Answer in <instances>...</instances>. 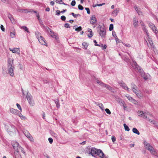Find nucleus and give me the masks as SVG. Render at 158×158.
Listing matches in <instances>:
<instances>
[{
    "label": "nucleus",
    "mask_w": 158,
    "mask_h": 158,
    "mask_svg": "<svg viewBox=\"0 0 158 158\" xmlns=\"http://www.w3.org/2000/svg\"><path fill=\"white\" fill-rule=\"evenodd\" d=\"M137 12L139 15H140L142 14V12L140 10H139L137 11Z\"/></svg>",
    "instance_id": "e2e57ef3"
},
{
    "label": "nucleus",
    "mask_w": 158,
    "mask_h": 158,
    "mask_svg": "<svg viewBox=\"0 0 158 158\" xmlns=\"http://www.w3.org/2000/svg\"><path fill=\"white\" fill-rule=\"evenodd\" d=\"M113 29V24H110V25L109 30L110 31H112Z\"/></svg>",
    "instance_id": "58836bf2"
},
{
    "label": "nucleus",
    "mask_w": 158,
    "mask_h": 158,
    "mask_svg": "<svg viewBox=\"0 0 158 158\" xmlns=\"http://www.w3.org/2000/svg\"><path fill=\"white\" fill-rule=\"evenodd\" d=\"M142 29L145 31H147L148 30L146 29L145 25H143L142 26Z\"/></svg>",
    "instance_id": "3c124183"
},
{
    "label": "nucleus",
    "mask_w": 158,
    "mask_h": 158,
    "mask_svg": "<svg viewBox=\"0 0 158 158\" xmlns=\"http://www.w3.org/2000/svg\"><path fill=\"white\" fill-rule=\"evenodd\" d=\"M97 19L94 15H93L91 18L90 19V23L92 25L96 24Z\"/></svg>",
    "instance_id": "f8f14e48"
},
{
    "label": "nucleus",
    "mask_w": 158,
    "mask_h": 158,
    "mask_svg": "<svg viewBox=\"0 0 158 158\" xmlns=\"http://www.w3.org/2000/svg\"><path fill=\"white\" fill-rule=\"evenodd\" d=\"M105 88L111 91H112L113 90V89L111 86L108 85L106 84V85H105Z\"/></svg>",
    "instance_id": "cd10ccee"
},
{
    "label": "nucleus",
    "mask_w": 158,
    "mask_h": 158,
    "mask_svg": "<svg viewBox=\"0 0 158 158\" xmlns=\"http://www.w3.org/2000/svg\"><path fill=\"white\" fill-rule=\"evenodd\" d=\"M20 150H15V155L16 156V157L18 158H21V155L19 154V152Z\"/></svg>",
    "instance_id": "6ab92c4d"
},
{
    "label": "nucleus",
    "mask_w": 158,
    "mask_h": 158,
    "mask_svg": "<svg viewBox=\"0 0 158 158\" xmlns=\"http://www.w3.org/2000/svg\"><path fill=\"white\" fill-rule=\"evenodd\" d=\"M8 16V18L10 20L11 22V23H14L15 22V21L14 19L13 18L12 16V15L10 14H8V16Z\"/></svg>",
    "instance_id": "aec40b11"
},
{
    "label": "nucleus",
    "mask_w": 158,
    "mask_h": 158,
    "mask_svg": "<svg viewBox=\"0 0 158 158\" xmlns=\"http://www.w3.org/2000/svg\"><path fill=\"white\" fill-rule=\"evenodd\" d=\"M137 113L139 116L141 117L144 118L146 119L147 120L148 118V116L152 117V115L148 112H145L143 113V111L139 110L138 111Z\"/></svg>",
    "instance_id": "39448f33"
},
{
    "label": "nucleus",
    "mask_w": 158,
    "mask_h": 158,
    "mask_svg": "<svg viewBox=\"0 0 158 158\" xmlns=\"http://www.w3.org/2000/svg\"><path fill=\"white\" fill-rule=\"evenodd\" d=\"M21 112L19 111L17 115L19 116L21 119L23 120H25L26 119V117H25L24 115H23L21 114Z\"/></svg>",
    "instance_id": "a211bd4d"
},
{
    "label": "nucleus",
    "mask_w": 158,
    "mask_h": 158,
    "mask_svg": "<svg viewBox=\"0 0 158 158\" xmlns=\"http://www.w3.org/2000/svg\"><path fill=\"white\" fill-rule=\"evenodd\" d=\"M147 120H148L149 122L152 123L153 124H155L156 123V122L155 121L149 119V118H148Z\"/></svg>",
    "instance_id": "c756f323"
},
{
    "label": "nucleus",
    "mask_w": 158,
    "mask_h": 158,
    "mask_svg": "<svg viewBox=\"0 0 158 158\" xmlns=\"http://www.w3.org/2000/svg\"><path fill=\"white\" fill-rule=\"evenodd\" d=\"M132 66L135 69L136 71H137L140 73L141 76L143 77L144 79L147 80L148 79L147 76H145L143 70L141 69L140 67L139 66L136 62L134 63V64H133Z\"/></svg>",
    "instance_id": "20e7f679"
},
{
    "label": "nucleus",
    "mask_w": 158,
    "mask_h": 158,
    "mask_svg": "<svg viewBox=\"0 0 158 158\" xmlns=\"http://www.w3.org/2000/svg\"><path fill=\"white\" fill-rule=\"evenodd\" d=\"M14 59L9 58L7 60V71L10 76H14V71L15 69L14 64Z\"/></svg>",
    "instance_id": "f257e3e1"
},
{
    "label": "nucleus",
    "mask_w": 158,
    "mask_h": 158,
    "mask_svg": "<svg viewBox=\"0 0 158 158\" xmlns=\"http://www.w3.org/2000/svg\"><path fill=\"white\" fill-rule=\"evenodd\" d=\"M64 26L66 28H69L70 27L69 24L68 23H66L65 24Z\"/></svg>",
    "instance_id": "de8ad7c7"
},
{
    "label": "nucleus",
    "mask_w": 158,
    "mask_h": 158,
    "mask_svg": "<svg viewBox=\"0 0 158 158\" xmlns=\"http://www.w3.org/2000/svg\"><path fill=\"white\" fill-rule=\"evenodd\" d=\"M40 44L42 45L47 46V43L45 39L41 36H40Z\"/></svg>",
    "instance_id": "4468645a"
},
{
    "label": "nucleus",
    "mask_w": 158,
    "mask_h": 158,
    "mask_svg": "<svg viewBox=\"0 0 158 158\" xmlns=\"http://www.w3.org/2000/svg\"><path fill=\"white\" fill-rule=\"evenodd\" d=\"M46 29L52 37L55 38L56 40H57L58 38V36L56 35V34L54 33L49 28L47 27L46 28Z\"/></svg>",
    "instance_id": "1a4fd4ad"
},
{
    "label": "nucleus",
    "mask_w": 158,
    "mask_h": 158,
    "mask_svg": "<svg viewBox=\"0 0 158 158\" xmlns=\"http://www.w3.org/2000/svg\"><path fill=\"white\" fill-rule=\"evenodd\" d=\"M123 126L124 127L125 130L126 131H129L130 130V129L129 127L125 123L123 124Z\"/></svg>",
    "instance_id": "c85d7f7f"
},
{
    "label": "nucleus",
    "mask_w": 158,
    "mask_h": 158,
    "mask_svg": "<svg viewBox=\"0 0 158 158\" xmlns=\"http://www.w3.org/2000/svg\"><path fill=\"white\" fill-rule=\"evenodd\" d=\"M131 87L132 89H134L137 88V86L134 83H132L131 84Z\"/></svg>",
    "instance_id": "473e14b6"
},
{
    "label": "nucleus",
    "mask_w": 158,
    "mask_h": 158,
    "mask_svg": "<svg viewBox=\"0 0 158 158\" xmlns=\"http://www.w3.org/2000/svg\"><path fill=\"white\" fill-rule=\"evenodd\" d=\"M16 106L17 107L18 109L20 110V112L22 111V109L20 105L18 103L16 104Z\"/></svg>",
    "instance_id": "72a5a7b5"
},
{
    "label": "nucleus",
    "mask_w": 158,
    "mask_h": 158,
    "mask_svg": "<svg viewBox=\"0 0 158 158\" xmlns=\"http://www.w3.org/2000/svg\"><path fill=\"white\" fill-rule=\"evenodd\" d=\"M82 45L84 47V48L85 49H87V48L88 47V45L86 43L84 42V43H82Z\"/></svg>",
    "instance_id": "2f4dec72"
},
{
    "label": "nucleus",
    "mask_w": 158,
    "mask_h": 158,
    "mask_svg": "<svg viewBox=\"0 0 158 158\" xmlns=\"http://www.w3.org/2000/svg\"><path fill=\"white\" fill-rule=\"evenodd\" d=\"M15 35V32L10 33V36L11 38H14Z\"/></svg>",
    "instance_id": "f704fd0d"
},
{
    "label": "nucleus",
    "mask_w": 158,
    "mask_h": 158,
    "mask_svg": "<svg viewBox=\"0 0 158 158\" xmlns=\"http://www.w3.org/2000/svg\"><path fill=\"white\" fill-rule=\"evenodd\" d=\"M76 2L75 0H73L72 1L71 3V5L73 6H74L75 5Z\"/></svg>",
    "instance_id": "49530a36"
},
{
    "label": "nucleus",
    "mask_w": 158,
    "mask_h": 158,
    "mask_svg": "<svg viewBox=\"0 0 158 158\" xmlns=\"http://www.w3.org/2000/svg\"><path fill=\"white\" fill-rule=\"evenodd\" d=\"M78 7L79 9L81 10H82L84 9V8L82 6L80 5H79L78 6Z\"/></svg>",
    "instance_id": "c03bdc74"
},
{
    "label": "nucleus",
    "mask_w": 158,
    "mask_h": 158,
    "mask_svg": "<svg viewBox=\"0 0 158 158\" xmlns=\"http://www.w3.org/2000/svg\"><path fill=\"white\" fill-rule=\"evenodd\" d=\"M144 144L145 148L148 150L152 155L158 157L157 153L156 151L149 143L146 141H144Z\"/></svg>",
    "instance_id": "7ed1b4c3"
},
{
    "label": "nucleus",
    "mask_w": 158,
    "mask_h": 158,
    "mask_svg": "<svg viewBox=\"0 0 158 158\" xmlns=\"http://www.w3.org/2000/svg\"><path fill=\"white\" fill-rule=\"evenodd\" d=\"M119 84L120 86L123 87L124 89L128 90L129 88L126 85V84L124 83L123 81L119 83Z\"/></svg>",
    "instance_id": "dca6fc26"
},
{
    "label": "nucleus",
    "mask_w": 158,
    "mask_h": 158,
    "mask_svg": "<svg viewBox=\"0 0 158 158\" xmlns=\"http://www.w3.org/2000/svg\"><path fill=\"white\" fill-rule=\"evenodd\" d=\"M101 45V47L102 48V49H106V48L107 46L105 44L104 45H103L102 44Z\"/></svg>",
    "instance_id": "603ef678"
},
{
    "label": "nucleus",
    "mask_w": 158,
    "mask_h": 158,
    "mask_svg": "<svg viewBox=\"0 0 158 158\" xmlns=\"http://www.w3.org/2000/svg\"><path fill=\"white\" fill-rule=\"evenodd\" d=\"M0 28L1 30L2 31H5V28L2 25H1L0 26Z\"/></svg>",
    "instance_id": "a18cd8bd"
},
{
    "label": "nucleus",
    "mask_w": 158,
    "mask_h": 158,
    "mask_svg": "<svg viewBox=\"0 0 158 158\" xmlns=\"http://www.w3.org/2000/svg\"><path fill=\"white\" fill-rule=\"evenodd\" d=\"M96 82L98 84H99L101 86L105 87V85H106V84L103 83L102 81H99V80H97Z\"/></svg>",
    "instance_id": "b1692460"
},
{
    "label": "nucleus",
    "mask_w": 158,
    "mask_h": 158,
    "mask_svg": "<svg viewBox=\"0 0 158 158\" xmlns=\"http://www.w3.org/2000/svg\"><path fill=\"white\" fill-rule=\"evenodd\" d=\"M26 98L29 104L31 106H33L34 104V102L32 97L31 94L27 93L26 95Z\"/></svg>",
    "instance_id": "0eeeda50"
},
{
    "label": "nucleus",
    "mask_w": 158,
    "mask_h": 158,
    "mask_svg": "<svg viewBox=\"0 0 158 158\" xmlns=\"http://www.w3.org/2000/svg\"><path fill=\"white\" fill-rule=\"evenodd\" d=\"M89 153L92 156H98L99 158H106L102 151L99 149L97 150L95 148H92L90 149Z\"/></svg>",
    "instance_id": "f03ea898"
},
{
    "label": "nucleus",
    "mask_w": 158,
    "mask_h": 158,
    "mask_svg": "<svg viewBox=\"0 0 158 158\" xmlns=\"http://www.w3.org/2000/svg\"><path fill=\"white\" fill-rule=\"evenodd\" d=\"M61 19L63 21H64L66 19V17L64 16L63 15L61 16Z\"/></svg>",
    "instance_id": "864d4df0"
},
{
    "label": "nucleus",
    "mask_w": 158,
    "mask_h": 158,
    "mask_svg": "<svg viewBox=\"0 0 158 158\" xmlns=\"http://www.w3.org/2000/svg\"><path fill=\"white\" fill-rule=\"evenodd\" d=\"M119 103H120L121 105L123 106L124 110H125L127 108L126 105L125 103L121 99H120L119 101Z\"/></svg>",
    "instance_id": "f3484780"
},
{
    "label": "nucleus",
    "mask_w": 158,
    "mask_h": 158,
    "mask_svg": "<svg viewBox=\"0 0 158 158\" xmlns=\"http://www.w3.org/2000/svg\"><path fill=\"white\" fill-rule=\"evenodd\" d=\"M105 4V3H102V4H96L95 5V6H94L93 7H96L97 6H102L103 5H104Z\"/></svg>",
    "instance_id": "37998d69"
},
{
    "label": "nucleus",
    "mask_w": 158,
    "mask_h": 158,
    "mask_svg": "<svg viewBox=\"0 0 158 158\" xmlns=\"http://www.w3.org/2000/svg\"><path fill=\"white\" fill-rule=\"evenodd\" d=\"M24 9H19L18 10V11L20 12L23 13L24 12Z\"/></svg>",
    "instance_id": "0e129e2a"
},
{
    "label": "nucleus",
    "mask_w": 158,
    "mask_h": 158,
    "mask_svg": "<svg viewBox=\"0 0 158 158\" xmlns=\"http://www.w3.org/2000/svg\"><path fill=\"white\" fill-rule=\"evenodd\" d=\"M124 44V45H125L127 47H128V48H130L131 47V45L130 44Z\"/></svg>",
    "instance_id": "4d7b16f0"
},
{
    "label": "nucleus",
    "mask_w": 158,
    "mask_h": 158,
    "mask_svg": "<svg viewBox=\"0 0 158 158\" xmlns=\"http://www.w3.org/2000/svg\"><path fill=\"white\" fill-rule=\"evenodd\" d=\"M9 50L11 51L13 53H16L19 55L20 54V50L19 48H15L13 49L11 48H9Z\"/></svg>",
    "instance_id": "ddd939ff"
},
{
    "label": "nucleus",
    "mask_w": 158,
    "mask_h": 158,
    "mask_svg": "<svg viewBox=\"0 0 158 158\" xmlns=\"http://www.w3.org/2000/svg\"><path fill=\"white\" fill-rule=\"evenodd\" d=\"M112 35L114 37H116V35L115 32L114 31H112Z\"/></svg>",
    "instance_id": "bf43d9fd"
},
{
    "label": "nucleus",
    "mask_w": 158,
    "mask_h": 158,
    "mask_svg": "<svg viewBox=\"0 0 158 158\" xmlns=\"http://www.w3.org/2000/svg\"><path fill=\"white\" fill-rule=\"evenodd\" d=\"M22 29L25 30L27 32L29 33V31H28V29L26 27L23 26L21 27Z\"/></svg>",
    "instance_id": "e433bc0d"
},
{
    "label": "nucleus",
    "mask_w": 158,
    "mask_h": 158,
    "mask_svg": "<svg viewBox=\"0 0 158 158\" xmlns=\"http://www.w3.org/2000/svg\"><path fill=\"white\" fill-rule=\"evenodd\" d=\"M133 132L138 135H139L140 134L138 130L135 128H133L132 129Z\"/></svg>",
    "instance_id": "a878e982"
},
{
    "label": "nucleus",
    "mask_w": 158,
    "mask_h": 158,
    "mask_svg": "<svg viewBox=\"0 0 158 158\" xmlns=\"http://www.w3.org/2000/svg\"><path fill=\"white\" fill-rule=\"evenodd\" d=\"M24 12L25 13H37V12L36 11H34L32 10H27V9H24Z\"/></svg>",
    "instance_id": "412c9836"
},
{
    "label": "nucleus",
    "mask_w": 158,
    "mask_h": 158,
    "mask_svg": "<svg viewBox=\"0 0 158 158\" xmlns=\"http://www.w3.org/2000/svg\"><path fill=\"white\" fill-rule=\"evenodd\" d=\"M99 34L102 38H105L106 35L105 29L104 27H101Z\"/></svg>",
    "instance_id": "9d476101"
},
{
    "label": "nucleus",
    "mask_w": 158,
    "mask_h": 158,
    "mask_svg": "<svg viewBox=\"0 0 158 158\" xmlns=\"http://www.w3.org/2000/svg\"><path fill=\"white\" fill-rule=\"evenodd\" d=\"M88 31L90 33H93L92 30L91 29L88 28Z\"/></svg>",
    "instance_id": "338daca9"
},
{
    "label": "nucleus",
    "mask_w": 158,
    "mask_h": 158,
    "mask_svg": "<svg viewBox=\"0 0 158 158\" xmlns=\"http://www.w3.org/2000/svg\"><path fill=\"white\" fill-rule=\"evenodd\" d=\"M35 35H36V36L37 37V39H38V41L40 42V39L39 36V32H37L35 33Z\"/></svg>",
    "instance_id": "8fccbe9b"
},
{
    "label": "nucleus",
    "mask_w": 158,
    "mask_h": 158,
    "mask_svg": "<svg viewBox=\"0 0 158 158\" xmlns=\"http://www.w3.org/2000/svg\"><path fill=\"white\" fill-rule=\"evenodd\" d=\"M134 8L135 10L137 11L139 10H138V7L137 6H134Z\"/></svg>",
    "instance_id": "774afa93"
},
{
    "label": "nucleus",
    "mask_w": 158,
    "mask_h": 158,
    "mask_svg": "<svg viewBox=\"0 0 158 158\" xmlns=\"http://www.w3.org/2000/svg\"><path fill=\"white\" fill-rule=\"evenodd\" d=\"M12 146L15 150H21L22 152L25 153L24 149L21 146H19L18 143L16 141H13L12 143Z\"/></svg>",
    "instance_id": "423d86ee"
},
{
    "label": "nucleus",
    "mask_w": 158,
    "mask_h": 158,
    "mask_svg": "<svg viewBox=\"0 0 158 158\" xmlns=\"http://www.w3.org/2000/svg\"><path fill=\"white\" fill-rule=\"evenodd\" d=\"M82 30V27L81 26L76 28L75 30L78 32Z\"/></svg>",
    "instance_id": "c9c22d12"
},
{
    "label": "nucleus",
    "mask_w": 158,
    "mask_h": 158,
    "mask_svg": "<svg viewBox=\"0 0 158 158\" xmlns=\"http://www.w3.org/2000/svg\"><path fill=\"white\" fill-rule=\"evenodd\" d=\"M24 135L26 136L28 138H31L32 137V136L30 134V133L27 131H26L25 133H24Z\"/></svg>",
    "instance_id": "393cba45"
},
{
    "label": "nucleus",
    "mask_w": 158,
    "mask_h": 158,
    "mask_svg": "<svg viewBox=\"0 0 158 158\" xmlns=\"http://www.w3.org/2000/svg\"><path fill=\"white\" fill-rule=\"evenodd\" d=\"M97 105L102 110H104V109H103V106L102 104H97Z\"/></svg>",
    "instance_id": "7c9ffc66"
},
{
    "label": "nucleus",
    "mask_w": 158,
    "mask_h": 158,
    "mask_svg": "<svg viewBox=\"0 0 158 158\" xmlns=\"http://www.w3.org/2000/svg\"><path fill=\"white\" fill-rule=\"evenodd\" d=\"M16 130L14 126H10L7 129V131L10 135H12L16 133Z\"/></svg>",
    "instance_id": "6e6552de"
},
{
    "label": "nucleus",
    "mask_w": 158,
    "mask_h": 158,
    "mask_svg": "<svg viewBox=\"0 0 158 158\" xmlns=\"http://www.w3.org/2000/svg\"><path fill=\"white\" fill-rule=\"evenodd\" d=\"M41 116L42 118L44 119H45V114L44 112H42L41 113Z\"/></svg>",
    "instance_id": "ea45409f"
},
{
    "label": "nucleus",
    "mask_w": 158,
    "mask_h": 158,
    "mask_svg": "<svg viewBox=\"0 0 158 158\" xmlns=\"http://www.w3.org/2000/svg\"><path fill=\"white\" fill-rule=\"evenodd\" d=\"M105 110L106 112V113L108 114H111V112L108 109H105Z\"/></svg>",
    "instance_id": "79ce46f5"
},
{
    "label": "nucleus",
    "mask_w": 158,
    "mask_h": 158,
    "mask_svg": "<svg viewBox=\"0 0 158 158\" xmlns=\"http://www.w3.org/2000/svg\"><path fill=\"white\" fill-rule=\"evenodd\" d=\"M150 27L155 33H157V32H156L157 31L156 30V28L153 24L151 25Z\"/></svg>",
    "instance_id": "bb28decb"
},
{
    "label": "nucleus",
    "mask_w": 158,
    "mask_h": 158,
    "mask_svg": "<svg viewBox=\"0 0 158 158\" xmlns=\"http://www.w3.org/2000/svg\"><path fill=\"white\" fill-rule=\"evenodd\" d=\"M149 43L150 44L151 46L153 48H154V46L153 45V43L152 40H149Z\"/></svg>",
    "instance_id": "a19ab883"
},
{
    "label": "nucleus",
    "mask_w": 158,
    "mask_h": 158,
    "mask_svg": "<svg viewBox=\"0 0 158 158\" xmlns=\"http://www.w3.org/2000/svg\"><path fill=\"white\" fill-rule=\"evenodd\" d=\"M56 104V107L57 108H59L60 106V105L59 103V100H57L56 101H55Z\"/></svg>",
    "instance_id": "4c0bfd02"
},
{
    "label": "nucleus",
    "mask_w": 158,
    "mask_h": 158,
    "mask_svg": "<svg viewBox=\"0 0 158 158\" xmlns=\"http://www.w3.org/2000/svg\"><path fill=\"white\" fill-rule=\"evenodd\" d=\"M85 9L87 11V14H90V11L89 8L86 7Z\"/></svg>",
    "instance_id": "09e8293b"
},
{
    "label": "nucleus",
    "mask_w": 158,
    "mask_h": 158,
    "mask_svg": "<svg viewBox=\"0 0 158 158\" xmlns=\"http://www.w3.org/2000/svg\"><path fill=\"white\" fill-rule=\"evenodd\" d=\"M71 14L73 15V16L75 18H77V15L76 14H75L74 13L72 12Z\"/></svg>",
    "instance_id": "6e6d98bb"
},
{
    "label": "nucleus",
    "mask_w": 158,
    "mask_h": 158,
    "mask_svg": "<svg viewBox=\"0 0 158 158\" xmlns=\"http://www.w3.org/2000/svg\"><path fill=\"white\" fill-rule=\"evenodd\" d=\"M61 12L60 10H57L56 11V15H60Z\"/></svg>",
    "instance_id": "5fc2aeb1"
},
{
    "label": "nucleus",
    "mask_w": 158,
    "mask_h": 158,
    "mask_svg": "<svg viewBox=\"0 0 158 158\" xmlns=\"http://www.w3.org/2000/svg\"><path fill=\"white\" fill-rule=\"evenodd\" d=\"M126 97L129 100L134 102L135 104V102H136V101L134 99H133L132 97L129 95L126 96Z\"/></svg>",
    "instance_id": "5701e85b"
},
{
    "label": "nucleus",
    "mask_w": 158,
    "mask_h": 158,
    "mask_svg": "<svg viewBox=\"0 0 158 158\" xmlns=\"http://www.w3.org/2000/svg\"><path fill=\"white\" fill-rule=\"evenodd\" d=\"M49 142L50 143H52L53 142V139H48Z\"/></svg>",
    "instance_id": "69168bd1"
},
{
    "label": "nucleus",
    "mask_w": 158,
    "mask_h": 158,
    "mask_svg": "<svg viewBox=\"0 0 158 158\" xmlns=\"http://www.w3.org/2000/svg\"><path fill=\"white\" fill-rule=\"evenodd\" d=\"M43 81L44 83H47L48 82V81L47 79H45L43 80Z\"/></svg>",
    "instance_id": "680f3d73"
},
{
    "label": "nucleus",
    "mask_w": 158,
    "mask_h": 158,
    "mask_svg": "<svg viewBox=\"0 0 158 158\" xmlns=\"http://www.w3.org/2000/svg\"><path fill=\"white\" fill-rule=\"evenodd\" d=\"M132 90L138 98H141L143 97V95L142 94L141 92L138 89V88L134 89H132Z\"/></svg>",
    "instance_id": "9b49d317"
},
{
    "label": "nucleus",
    "mask_w": 158,
    "mask_h": 158,
    "mask_svg": "<svg viewBox=\"0 0 158 158\" xmlns=\"http://www.w3.org/2000/svg\"><path fill=\"white\" fill-rule=\"evenodd\" d=\"M10 113L12 114L17 115L19 111L13 108H10Z\"/></svg>",
    "instance_id": "2eb2a0df"
},
{
    "label": "nucleus",
    "mask_w": 158,
    "mask_h": 158,
    "mask_svg": "<svg viewBox=\"0 0 158 158\" xmlns=\"http://www.w3.org/2000/svg\"><path fill=\"white\" fill-rule=\"evenodd\" d=\"M93 35V33H90L88 35V36L89 38H91L92 37Z\"/></svg>",
    "instance_id": "13d9d810"
},
{
    "label": "nucleus",
    "mask_w": 158,
    "mask_h": 158,
    "mask_svg": "<svg viewBox=\"0 0 158 158\" xmlns=\"http://www.w3.org/2000/svg\"><path fill=\"white\" fill-rule=\"evenodd\" d=\"M115 40L117 43H118L119 42V39L118 38L117 36H116V37H115Z\"/></svg>",
    "instance_id": "052dcab7"
},
{
    "label": "nucleus",
    "mask_w": 158,
    "mask_h": 158,
    "mask_svg": "<svg viewBox=\"0 0 158 158\" xmlns=\"http://www.w3.org/2000/svg\"><path fill=\"white\" fill-rule=\"evenodd\" d=\"M138 21L135 18L133 19V25L135 27H136L138 26Z\"/></svg>",
    "instance_id": "4be33fe9"
}]
</instances>
